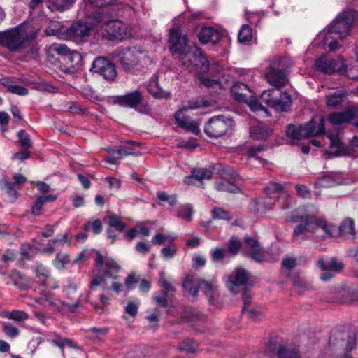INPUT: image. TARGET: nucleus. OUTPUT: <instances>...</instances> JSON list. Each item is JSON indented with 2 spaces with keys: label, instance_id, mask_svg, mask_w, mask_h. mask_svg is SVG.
Returning a JSON list of instances; mask_svg holds the SVG:
<instances>
[{
  "label": "nucleus",
  "instance_id": "f257e3e1",
  "mask_svg": "<svg viewBox=\"0 0 358 358\" xmlns=\"http://www.w3.org/2000/svg\"><path fill=\"white\" fill-rule=\"evenodd\" d=\"M317 212L309 214H299V210H295L286 217L287 222L297 223L303 221V224H298L294 229L293 236L296 241L301 242L308 238V233L313 234L321 228L329 236H332L333 226L329 224L324 220L315 219Z\"/></svg>",
  "mask_w": 358,
  "mask_h": 358
},
{
  "label": "nucleus",
  "instance_id": "f03ea898",
  "mask_svg": "<svg viewBox=\"0 0 358 358\" xmlns=\"http://www.w3.org/2000/svg\"><path fill=\"white\" fill-rule=\"evenodd\" d=\"M357 13L355 10H347L341 13L329 27L323 38L324 48L331 51L337 50L341 45L339 41L345 38L350 31Z\"/></svg>",
  "mask_w": 358,
  "mask_h": 358
},
{
  "label": "nucleus",
  "instance_id": "7ed1b4c3",
  "mask_svg": "<svg viewBox=\"0 0 358 358\" xmlns=\"http://www.w3.org/2000/svg\"><path fill=\"white\" fill-rule=\"evenodd\" d=\"M36 37V34L28 31L23 24L0 32V45L8 48L11 52L18 51L26 47Z\"/></svg>",
  "mask_w": 358,
  "mask_h": 358
},
{
  "label": "nucleus",
  "instance_id": "20e7f679",
  "mask_svg": "<svg viewBox=\"0 0 358 358\" xmlns=\"http://www.w3.org/2000/svg\"><path fill=\"white\" fill-rule=\"evenodd\" d=\"M95 263L98 274L93 277L90 285V289L105 285L107 278L114 280L119 278L118 273L121 270V266L113 259L103 257L100 252H97Z\"/></svg>",
  "mask_w": 358,
  "mask_h": 358
},
{
  "label": "nucleus",
  "instance_id": "39448f33",
  "mask_svg": "<svg viewBox=\"0 0 358 358\" xmlns=\"http://www.w3.org/2000/svg\"><path fill=\"white\" fill-rule=\"evenodd\" d=\"M97 26L109 38L120 41L127 40L132 36V27L120 20L105 21L100 13H96Z\"/></svg>",
  "mask_w": 358,
  "mask_h": 358
},
{
  "label": "nucleus",
  "instance_id": "423d86ee",
  "mask_svg": "<svg viewBox=\"0 0 358 358\" xmlns=\"http://www.w3.org/2000/svg\"><path fill=\"white\" fill-rule=\"evenodd\" d=\"M169 43L171 45V50L173 54L178 55V59L182 65H189L186 60L187 55L193 51L194 47L189 45L188 37L186 34H182L180 29H171L169 34Z\"/></svg>",
  "mask_w": 358,
  "mask_h": 358
},
{
  "label": "nucleus",
  "instance_id": "0eeeda50",
  "mask_svg": "<svg viewBox=\"0 0 358 358\" xmlns=\"http://www.w3.org/2000/svg\"><path fill=\"white\" fill-rule=\"evenodd\" d=\"M142 52L136 48L115 50L112 57L118 62L122 69L129 73H134L139 69Z\"/></svg>",
  "mask_w": 358,
  "mask_h": 358
},
{
  "label": "nucleus",
  "instance_id": "6e6552de",
  "mask_svg": "<svg viewBox=\"0 0 358 358\" xmlns=\"http://www.w3.org/2000/svg\"><path fill=\"white\" fill-rule=\"evenodd\" d=\"M206 104L201 99H192L189 101L182 108L175 114V119L178 125L185 128L194 134L199 132V124L190 120L189 117L186 115L185 113L188 110H195L201 107H205Z\"/></svg>",
  "mask_w": 358,
  "mask_h": 358
},
{
  "label": "nucleus",
  "instance_id": "1a4fd4ad",
  "mask_svg": "<svg viewBox=\"0 0 358 358\" xmlns=\"http://www.w3.org/2000/svg\"><path fill=\"white\" fill-rule=\"evenodd\" d=\"M232 124L231 118L223 115L214 116L206 124L204 131L208 137L218 138L224 136Z\"/></svg>",
  "mask_w": 358,
  "mask_h": 358
},
{
  "label": "nucleus",
  "instance_id": "9d476101",
  "mask_svg": "<svg viewBox=\"0 0 358 358\" xmlns=\"http://www.w3.org/2000/svg\"><path fill=\"white\" fill-rule=\"evenodd\" d=\"M282 189L283 187L280 184L273 182H270L268 186L264 188V193L266 198L264 201L263 204L266 210L272 209L273 205L275 201H278L282 210H287L290 208L289 203H287L286 204L282 203V201H286L288 199L287 194L285 192H282L281 196H278L279 192Z\"/></svg>",
  "mask_w": 358,
  "mask_h": 358
},
{
  "label": "nucleus",
  "instance_id": "9b49d317",
  "mask_svg": "<svg viewBox=\"0 0 358 358\" xmlns=\"http://www.w3.org/2000/svg\"><path fill=\"white\" fill-rule=\"evenodd\" d=\"M78 287V284L76 281L69 280L62 289L65 299L62 303L70 312H75L80 306V294Z\"/></svg>",
  "mask_w": 358,
  "mask_h": 358
},
{
  "label": "nucleus",
  "instance_id": "f8f14e48",
  "mask_svg": "<svg viewBox=\"0 0 358 358\" xmlns=\"http://www.w3.org/2000/svg\"><path fill=\"white\" fill-rule=\"evenodd\" d=\"M95 16L96 13L94 15V18L96 21L95 23L85 21H78L73 23L69 28H67L65 38L69 40H76L89 36L91 31L94 29L98 27V19H96Z\"/></svg>",
  "mask_w": 358,
  "mask_h": 358
},
{
  "label": "nucleus",
  "instance_id": "ddd939ff",
  "mask_svg": "<svg viewBox=\"0 0 358 358\" xmlns=\"http://www.w3.org/2000/svg\"><path fill=\"white\" fill-rule=\"evenodd\" d=\"M240 176L234 171H224L221 177L215 181V188L218 191L236 193L239 190L237 183Z\"/></svg>",
  "mask_w": 358,
  "mask_h": 358
},
{
  "label": "nucleus",
  "instance_id": "4468645a",
  "mask_svg": "<svg viewBox=\"0 0 358 358\" xmlns=\"http://www.w3.org/2000/svg\"><path fill=\"white\" fill-rule=\"evenodd\" d=\"M186 60L189 65H183L189 71L196 72L197 73H205L208 71L209 64L208 59L202 55L201 50L196 46H194L193 51L187 55Z\"/></svg>",
  "mask_w": 358,
  "mask_h": 358
},
{
  "label": "nucleus",
  "instance_id": "2eb2a0df",
  "mask_svg": "<svg viewBox=\"0 0 358 358\" xmlns=\"http://www.w3.org/2000/svg\"><path fill=\"white\" fill-rule=\"evenodd\" d=\"M186 60L189 65H183L189 71L196 72L197 73H205L208 71L209 64L208 59L202 55L201 50L196 46H194L193 51L187 55Z\"/></svg>",
  "mask_w": 358,
  "mask_h": 358
},
{
  "label": "nucleus",
  "instance_id": "dca6fc26",
  "mask_svg": "<svg viewBox=\"0 0 358 358\" xmlns=\"http://www.w3.org/2000/svg\"><path fill=\"white\" fill-rule=\"evenodd\" d=\"M91 71L102 76L107 80H113L117 76L115 64L104 57H97L92 63Z\"/></svg>",
  "mask_w": 358,
  "mask_h": 358
},
{
  "label": "nucleus",
  "instance_id": "f3484780",
  "mask_svg": "<svg viewBox=\"0 0 358 358\" xmlns=\"http://www.w3.org/2000/svg\"><path fill=\"white\" fill-rule=\"evenodd\" d=\"M249 279V273L242 268L234 270L233 275L226 280L227 288L234 294L239 292L241 286L245 285Z\"/></svg>",
  "mask_w": 358,
  "mask_h": 358
},
{
  "label": "nucleus",
  "instance_id": "a211bd4d",
  "mask_svg": "<svg viewBox=\"0 0 358 358\" xmlns=\"http://www.w3.org/2000/svg\"><path fill=\"white\" fill-rule=\"evenodd\" d=\"M343 60L341 58L338 59H329L324 56L317 59L315 62V69L316 71L323 72L326 74H331L334 72H342Z\"/></svg>",
  "mask_w": 358,
  "mask_h": 358
},
{
  "label": "nucleus",
  "instance_id": "6ab92c4d",
  "mask_svg": "<svg viewBox=\"0 0 358 358\" xmlns=\"http://www.w3.org/2000/svg\"><path fill=\"white\" fill-rule=\"evenodd\" d=\"M303 136L305 138L312 136H322L325 134L324 119L320 117L317 119L314 118L302 126Z\"/></svg>",
  "mask_w": 358,
  "mask_h": 358
},
{
  "label": "nucleus",
  "instance_id": "aec40b11",
  "mask_svg": "<svg viewBox=\"0 0 358 358\" xmlns=\"http://www.w3.org/2000/svg\"><path fill=\"white\" fill-rule=\"evenodd\" d=\"M275 64L273 62L268 68L266 78L267 81L273 87L280 88L285 86L288 82L285 71L275 68Z\"/></svg>",
  "mask_w": 358,
  "mask_h": 358
},
{
  "label": "nucleus",
  "instance_id": "412c9836",
  "mask_svg": "<svg viewBox=\"0 0 358 358\" xmlns=\"http://www.w3.org/2000/svg\"><path fill=\"white\" fill-rule=\"evenodd\" d=\"M143 96L139 90H135L124 95L117 96L115 98V103L120 106L128 108H136L143 101Z\"/></svg>",
  "mask_w": 358,
  "mask_h": 358
},
{
  "label": "nucleus",
  "instance_id": "4be33fe9",
  "mask_svg": "<svg viewBox=\"0 0 358 358\" xmlns=\"http://www.w3.org/2000/svg\"><path fill=\"white\" fill-rule=\"evenodd\" d=\"M358 115V107L352 106L346 110L334 113L329 117V120L334 125H341L343 123L349 122Z\"/></svg>",
  "mask_w": 358,
  "mask_h": 358
},
{
  "label": "nucleus",
  "instance_id": "5701e85b",
  "mask_svg": "<svg viewBox=\"0 0 358 358\" xmlns=\"http://www.w3.org/2000/svg\"><path fill=\"white\" fill-rule=\"evenodd\" d=\"M199 289H200L208 298L210 304L215 303L217 296V285L216 281L213 279L206 280L200 279L198 282Z\"/></svg>",
  "mask_w": 358,
  "mask_h": 358
},
{
  "label": "nucleus",
  "instance_id": "b1692460",
  "mask_svg": "<svg viewBox=\"0 0 358 358\" xmlns=\"http://www.w3.org/2000/svg\"><path fill=\"white\" fill-rule=\"evenodd\" d=\"M148 91L156 99H169L171 96L170 92L164 90L159 85V76L155 73L148 84Z\"/></svg>",
  "mask_w": 358,
  "mask_h": 358
},
{
  "label": "nucleus",
  "instance_id": "393cba45",
  "mask_svg": "<svg viewBox=\"0 0 358 358\" xmlns=\"http://www.w3.org/2000/svg\"><path fill=\"white\" fill-rule=\"evenodd\" d=\"M199 40L201 43L206 44L208 43H215L220 39V33L212 27L202 28L198 35Z\"/></svg>",
  "mask_w": 358,
  "mask_h": 358
},
{
  "label": "nucleus",
  "instance_id": "a878e982",
  "mask_svg": "<svg viewBox=\"0 0 358 358\" xmlns=\"http://www.w3.org/2000/svg\"><path fill=\"white\" fill-rule=\"evenodd\" d=\"M215 171V166L206 167H196L191 171L190 178L195 179L201 182L204 180H210L213 178Z\"/></svg>",
  "mask_w": 358,
  "mask_h": 358
},
{
  "label": "nucleus",
  "instance_id": "bb28decb",
  "mask_svg": "<svg viewBox=\"0 0 358 358\" xmlns=\"http://www.w3.org/2000/svg\"><path fill=\"white\" fill-rule=\"evenodd\" d=\"M250 136L255 140H266L272 130L262 123H257L250 128Z\"/></svg>",
  "mask_w": 358,
  "mask_h": 358
},
{
  "label": "nucleus",
  "instance_id": "cd10ccee",
  "mask_svg": "<svg viewBox=\"0 0 358 358\" xmlns=\"http://www.w3.org/2000/svg\"><path fill=\"white\" fill-rule=\"evenodd\" d=\"M317 266L323 271H329L334 272H339L343 268L341 262H336L334 259L331 258L324 259L321 257L317 262Z\"/></svg>",
  "mask_w": 358,
  "mask_h": 358
},
{
  "label": "nucleus",
  "instance_id": "c85d7f7f",
  "mask_svg": "<svg viewBox=\"0 0 358 358\" xmlns=\"http://www.w3.org/2000/svg\"><path fill=\"white\" fill-rule=\"evenodd\" d=\"M327 137L330 141V148L328 152L335 157L341 155L344 152V145L338 134H328Z\"/></svg>",
  "mask_w": 358,
  "mask_h": 358
},
{
  "label": "nucleus",
  "instance_id": "c756f323",
  "mask_svg": "<svg viewBox=\"0 0 358 358\" xmlns=\"http://www.w3.org/2000/svg\"><path fill=\"white\" fill-rule=\"evenodd\" d=\"M275 358H301L295 347L279 345L274 353Z\"/></svg>",
  "mask_w": 358,
  "mask_h": 358
},
{
  "label": "nucleus",
  "instance_id": "7c9ffc66",
  "mask_svg": "<svg viewBox=\"0 0 358 358\" xmlns=\"http://www.w3.org/2000/svg\"><path fill=\"white\" fill-rule=\"evenodd\" d=\"M67 28L64 27L60 22L52 21L50 22L49 26L45 29V33L47 36H57L62 37V35L66 34Z\"/></svg>",
  "mask_w": 358,
  "mask_h": 358
},
{
  "label": "nucleus",
  "instance_id": "2f4dec72",
  "mask_svg": "<svg viewBox=\"0 0 358 358\" xmlns=\"http://www.w3.org/2000/svg\"><path fill=\"white\" fill-rule=\"evenodd\" d=\"M345 93L341 90H337L326 96V103L328 107L336 108L341 105Z\"/></svg>",
  "mask_w": 358,
  "mask_h": 358
},
{
  "label": "nucleus",
  "instance_id": "473e14b6",
  "mask_svg": "<svg viewBox=\"0 0 358 358\" xmlns=\"http://www.w3.org/2000/svg\"><path fill=\"white\" fill-rule=\"evenodd\" d=\"M292 105L291 96L283 92L280 94L279 98L276 97L274 109L279 111H287Z\"/></svg>",
  "mask_w": 358,
  "mask_h": 358
},
{
  "label": "nucleus",
  "instance_id": "72a5a7b5",
  "mask_svg": "<svg viewBox=\"0 0 358 358\" xmlns=\"http://www.w3.org/2000/svg\"><path fill=\"white\" fill-rule=\"evenodd\" d=\"M1 83L7 87L8 92L19 96H25L28 94V90L22 86L14 84L9 78H3Z\"/></svg>",
  "mask_w": 358,
  "mask_h": 358
},
{
  "label": "nucleus",
  "instance_id": "f704fd0d",
  "mask_svg": "<svg viewBox=\"0 0 358 358\" xmlns=\"http://www.w3.org/2000/svg\"><path fill=\"white\" fill-rule=\"evenodd\" d=\"M182 287L184 292H187L192 299H196L198 295L199 286H195L193 278L187 275L182 282Z\"/></svg>",
  "mask_w": 358,
  "mask_h": 358
},
{
  "label": "nucleus",
  "instance_id": "c9c22d12",
  "mask_svg": "<svg viewBox=\"0 0 358 358\" xmlns=\"http://www.w3.org/2000/svg\"><path fill=\"white\" fill-rule=\"evenodd\" d=\"M73 0H48V8L51 10L63 12L68 10L73 3Z\"/></svg>",
  "mask_w": 358,
  "mask_h": 358
},
{
  "label": "nucleus",
  "instance_id": "e433bc0d",
  "mask_svg": "<svg viewBox=\"0 0 358 358\" xmlns=\"http://www.w3.org/2000/svg\"><path fill=\"white\" fill-rule=\"evenodd\" d=\"M341 74L345 75L349 79L358 78V57L352 62L350 64L345 65L342 67V72Z\"/></svg>",
  "mask_w": 358,
  "mask_h": 358
},
{
  "label": "nucleus",
  "instance_id": "4c0bfd02",
  "mask_svg": "<svg viewBox=\"0 0 358 358\" xmlns=\"http://www.w3.org/2000/svg\"><path fill=\"white\" fill-rule=\"evenodd\" d=\"M339 232L342 236L353 238L355 236V223L350 218L345 220L339 227Z\"/></svg>",
  "mask_w": 358,
  "mask_h": 358
},
{
  "label": "nucleus",
  "instance_id": "58836bf2",
  "mask_svg": "<svg viewBox=\"0 0 358 358\" xmlns=\"http://www.w3.org/2000/svg\"><path fill=\"white\" fill-rule=\"evenodd\" d=\"M0 187L2 190H5L7 194L10 196V201L14 202L17 197V192L14 188V184L8 180L6 177H3L0 180Z\"/></svg>",
  "mask_w": 358,
  "mask_h": 358
},
{
  "label": "nucleus",
  "instance_id": "ea45409f",
  "mask_svg": "<svg viewBox=\"0 0 358 358\" xmlns=\"http://www.w3.org/2000/svg\"><path fill=\"white\" fill-rule=\"evenodd\" d=\"M245 91H249L248 86L241 83L235 84L231 89L234 99L239 101H245Z\"/></svg>",
  "mask_w": 358,
  "mask_h": 358
},
{
  "label": "nucleus",
  "instance_id": "a19ab883",
  "mask_svg": "<svg viewBox=\"0 0 358 358\" xmlns=\"http://www.w3.org/2000/svg\"><path fill=\"white\" fill-rule=\"evenodd\" d=\"M275 92L274 90L264 91L260 96V101L266 106L273 108L276 99V97L274 96Z\"/></svg>",
  "mask_w": 358,
  "mask_h": 358
},
{
  "label": "nucleus",
  "instance_id": "79ce46f5",
  "mask_svg": "<svg viewBox=\"0 0 358 358\" xmlns=\"http://www.w3.org/2000/svg\"><path fill=\"white\" fill-rule=\"evenodd\" d=\"M287 135L293 141L305 138V136H303V131H302V126L297 127L294 124L288 125L287 129Z\"/></svg>",
  "mask_w": 358,
  "mask_h": 358
},
{
  "label": "nucleus",
  "instance_id": "37998d69",
  "mask_svg": "<svg viewBox=\"0 0 358 358\" xmlns=\"http://www.w3.org/2000/svg\"><path fill=\"white\" fill-rule=\"evenodd\" d=\"M70 262L69 255L66 253H57L55 258L52 261V264L55 268L62 270Z\"/></svg>",
  "mask_w": 358,
  "mask_h": 358
},
{
  "label": "nucleus",
  "instance_id": "c03bdc74",
  "mask_svg": "<svg viewBox=\"0 0 358 358\" xmlns=\"http://www.w3.org/2000/svg\"><path fill=\"white\" fill-rule=\"evenodd\" d=\"M12 278L13 280V285L20 289H27L29 286V280L18 271L13 273Z\"/></svg>",
  "mask_w": 358,
  "mask_h": 358
},
{
  "label": "nucleus",
  "instance_id": "a18cd8bd",
  "mask_svg": "<svg viewBox=\"0 0 358 358\" xmlns=\"http://www.w3.org/2000/svg\"><path fill=\"white\" fill-rule=\"evenodd\" d=\"M197 347L198 344L196 341L191 339H186L180 343L178 348L180 351L191 354L196 352Z\"/></svg>",
  "mask_w": 358,
  "mask_h": 358
},
{
  "label": "nucleus",
  "instance_id": "49530a36",
  "mask_svg": "<svg viewBox=\"0 0 358 358\" xmlns=\"http://www.w3.org/2000/svg\"><path fill=\"white\" fill-rule=\"evenodd\" d=\"M83 229L85 231H92L94 234H99L103 230L102 222L99 219L89 221L85 224Z\"/></svg>",
  "mask_w": 358,
  "mask_h": 358
},
{
  "label": "nucleus",
  "instance_id": "de8ad7c7",
  "mask_svg": "<svg viewBox=\"0 0 358 358\" xmlns=\"http://www.w3.org/2000/svg\"><path fill=\"white\" fill-rule=\"evenodd\" d=\"M252 29L248 24H243L238 35V39L241 43L248 42L252 40Z\"/></svg>",
  "mask_w": 358,
  "mask_h": 358
},
{
  "label": "nucleus",
  "instance_id": "09e8293b",
  "mask_svg": "<svg viewBox=\"0 0 358 358\" xmlns=\"http://www.w3.org/2000/svg\"><path fill=\"white\" fill-rule=\"evenodd\" d=\"M244 253L246 256L251 257L258 263H262L265 261L264 251L261 248L254 250H245Z\"/></svg>",
  "mask_w": 358,
  "mask_h": 358
},
{
  "label": "nucleus",
  "instance_id": "8fccbe9b",
  "mask_svg": "<svg viewBox=\"0 0 358 358\" xmlns=\"http://www.w3.org/2000/svg\"><path fill=\"white\" fill-rule=\"evenodd\" d=\"M176 215L187 221H190L192 215V206L190 204L181 206L178 210Z\"/></svg>",
  "mask_w": 358,
  "mask_h": 358
},
{
  "label": "nucleus",
  "instance_id": "3c124183",
  "mask_svg": "<svg viewBox=\"0 0 358 358\" xmlns=\"http://www.w3.org/2000/svg\"><path fill=\"white\" fill-rule=\"evenodd\" d=\"M135 142H128L127 145H122L119 148H116L117 153L120 155V157L122 159L127 156L131 155L134 154V150L132 148L134 145H135Z\"/></svg>",
  "mask_w": 358,
  "mask_h": 358
},
{
  "label": "nucleus",
  "instance_id": "603ef678",
  "mask_svg": "<svg viewBox=\"0 0 358 358\" xmlns=\"http://www.w3.org/2000/svg\"><path fill=\"white\" fill-rule=\"evenodd\" d=\"M264 150L263 145H254L248 148V155L250 158H254L259 161V162L264 165L265 160L257 156V154L262 152Z\"/></svg>",
  "mask_w": 358,
  "mask_h": 358
},
{
  "label": "nucleus",
  "instance_id": "864d4df0",
  "mask_svg": "<svg viewBox=\"0 0 358 358\" xmlns=\"http://www.w3.org/2000/svg\"><path fill=\"white\" fill-rule=\"evenodd\" d=\"M159 284L162 289V293L164 295H169V294L175 292L174 287L166 280L163 273L160 274V278L159 280Z\"/></svg>",
  "mask_w": 358,
  "mask_h": 358
},
{
  "label": "nucleus",
  "instance_id": "5fc2aeb1",
  "mask_svg": "<svg viewBox=\"0 0 358 358\" xmlns=\"http://www.w3.org/2000/svg\"><path fill=\"white\" fill-rule=\"evenodd\" d=\"M89 333L93 335V340L94 342H97L101 339L102 337L106 336L108 333V328L107 327H92L88 330Z\"/></svg>",
  "mask_w": 358,
  "mask_h": 358
},
{
  "label": "nucleus",
  "instance_id": "6e6d98bb",
  "mask_svg": "<svg viewBox=\"0 0 358 358\" xmlns=\"http://www.w3.org/2000/svg\"><path fill=\"white\" fill-rule=\"evenodd\" d=\"M212 217L213 219H220L230 220L232 217L230 213L222 208L215 207L212 210Z\"/></svg>",
  "mask_w": 358,
  "mask_h": 358
},
{
  "label": "nucleus",
  "instance_id": "4d7b16f0",
  "mask_svg": "<svg viewBox=\"0 0 358 358\" xmlns=\"http://www.w3.org/2000/svg\"><path fill=\"white\" fill-rule=\"evenodd\" d=\"M5 317L17 322H22L28 318V314L22 310H15L7 313Z\"/></svg>",
  "mask_w": 358,
  "mask_h": 358
},
{
  "label": "nucleus",
  "instance_id": "13d9d810",
  "mask_svg": "<svg viewBox=\"0 0 358 358\" xmlns=\"http://www.w3.org/2000/svg\"><path fill=\"white\" fill-rule=\"evenodd\" d=\"M241 248V243L240 241L236 237H232L229 241V246L227 250L228 253H230L231 255L234 256L238 254Z\"/></svg>",
  "mask_w": 358,
  "mask_h": 358
},
{
  "label": "nucleus",
  "instance_id": "bf43d9fd",
  "mask_svg": "<svg viewBox=\"0 0 358 358\" xmlns=\"http://www.w3.org/2000/svg\"><path fill=\"white\" fill-rule=\"evenodd\" d=\"M108 224L115 228L119 231H124L126 228V225L122 222L117 215H112L108 217Z\"/></svg>",
  "mask_w": 358,
  "mask_h": 358
},
{
  "label": "nucleus",
  "instance_id": "052dcab7",
  "mask_svg": "<svg viewBox=\"0 0 358 358\" xmlns=\"http://www.w3.org/2000/svg\"><path fill=\"white\" fill-rule=\"evenodd\" d=\"M157 199L161 201H166L169 206H172L176 203V196L175 195H168L164 192H158L157 193Z\"/></svg>",
  "mask_w": 358,
  "mask_h": 358
},
{
  "label": "nucleus",
  "instance_id": "680f3d73",
  "mask_svg": "<svg viewBox=\"0 0 358 358\" xmlns=\"http://www.w3.org/2000/svg\"><path fill=\"white\" fill-rule=\"evenodd\" d=\"M227 250L225 248H215L211 250V257L213 262H218L224 259L227 254Z\"/></svg>",
  "mask_w": 358,
  "mask_h": 358
},
{
  "label": "nucleus",
  "instance_id": "e2e57ef3",
  "mask_svg": "<svg viewBox=\"0 0 358 358\" xmlns=\"http://www.w3.org/2000/svg\"><path fill=\"white\" fill-rule=\"evenodd\" d=\"M18 138L20 145L24 149H28L31 147V141L27 133L24 130H20L18 132Z\"/></svg>",
  "mask_w": 358,
  "mask_h": 358
},
{
  "label": "nucleus",
  "instance_id": "0e129e2a",
  "mask_svg": "<svg viewBox=\"0 0 358 358\" xmlns=\"http://www.w3.org/2000/svg\"><path fill=\"white\" fill-rule=\"evenodd\" d=\"M3 331L8 337L11 338L17 336L19 334L18 329L16 327L11 325L10 324H3Z\"/></svg>",
  "mask_w": 358,
  "mask_h": 358
},
{
  "label": "nucleus",
  "instance_id": "69168bd1",
  "mask_svg": "<svg viewBox=\"0 0 358 358\" xmlns=\"http://www.w3.org/2000/svg\"><path fill=\"white\" fill-rule=\"evenodd\" d=\"M140 305L139 300L130 301L125 308V312L131 316H135L137 314L138 308Z\"/></svg>",
  "mask_w": 358,
  "mask_h": 358
},
{
  "label": "nucleus",
  "instance_id": "338daca9",
  "mask_svg": "<svg viewBox=\"0 0 358 358\" xmlns=\"http://www.w3.org/2000/svg\"><path fill=\"white\" fill-rule=\"evenodd\" d=\"M242 312L250 319L253 320H257L262 315V312L259 310H256L253 308H245L243 307Z\"/></svg>",
  "mask_w": 358,
  "mask_h": 358
},
{
  "label": "nucleus",
  "instance_id": "774afa93",
  "mask_svg": "<svg viewBox=\"0 0 358 358\" xmlns=\"http://www.w3.org/2000/svg\"><path fill=\"white\" fill-rule=\"evenodd\" d=\"M52 50L62 56H67L71 54L70 49L64 44H54L52 45Z\"/></svg>",
  "mask_w": 358,
  "mask_h": 358
}]
</instances>
